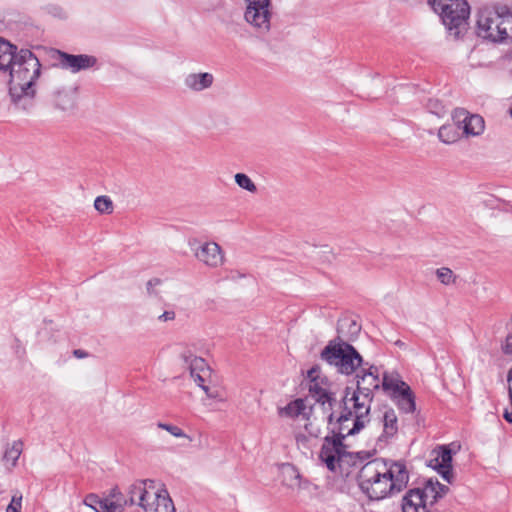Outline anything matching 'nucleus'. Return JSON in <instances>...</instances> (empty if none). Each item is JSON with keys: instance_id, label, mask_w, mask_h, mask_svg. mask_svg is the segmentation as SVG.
<instances>
[{"instance_id": "obj_46", "label": "nucleus", "mask_w": 512, "mask_h": 512, "mask_svg": "<svg viewBox=\"0 0 512 512\" xmlns=\"http://www.w3.org/2000/svg\"><path fill=\"white\" fill-rule=\"evenodd\" d=\"M440 487L441 488H438V490L441 492V497H443L447 493L448 488L445 485H442L441 483H440Z\"/></svg>"}, {"instance_id": "obj_12", "label": "nucleus", "mask_w": 512, "mask_h": 512, "mask_svg": "<svg viewBox=\"0 0 512 512\" xmlns=\"http://www.w3.org/2000/svg\"><path fill=\"white\" fill-rule=\"evenodd\" d=\"M452 117L456 126L462 129L466 137L479 136L484 131V119L478 114H470L467 110L458 108L454 110Z\"/></svg>"}, {"instance_id": "obj_47", "label": "nucleus", "mask_w": 512, "mask_h": 512, "mask_svg": "<svg viewBox=\"0 0 512 512\" xmlns=\"http://www.w3.org/2000/svg\"><path fill=\"white\" fill-rule=\"evenodd\" d=\"M507 381L512 382V368L508 371Z\"/></svg>"}, {"instance_id": "obj_44", "label": "nucleus", "mask_w": 512, "mask_h": 512, "mask_svg": "<svg viewBox=\"0 0 512 512\" xmlns=\"http://www.w3.org/2000/svg\"><path fill=\"white\" fill-rule=\"evenodd\" d=\"M73 354L77 358H84L87 356V353L84 350L76 349L73 351Z\"/></svg>"}, {"instance_id": "obj_6", "label": "nucleus", "mask_w": 512, "mask_h": 512, "mask_svg": "<svg viewBox=\"0 0 512 512\" xmlns=\"http://www.w3.org/2000/svg\"><path fill=\"white\" fill-rule=\"evenodd\" d=\"M356 387H346L343 397L352 401L354 405L360 406L366 411H371V404L374 399V391L380 388L378 368H359L356 372Z\"/></svg>"}, {"instance_id": "obj_39", "label": "nucleus", "mask_w": 512, "mask_h": 512, "mask_svg": "<svg viewBox=\"0 0 512 512\" xmlns=\"http://www.w3.org/2000/svg\"><path fill=\"white\" fill-rule=\"evenodd\" d=\"M202 390L205 392V394L208 398L221 400L219 391L216 388H210L209 386H202Z\"/></svg>"}, {"instance_id": "obj_40", "label": "nucleus", "mask_w": 512, "mask_h": 512, "mask_svg": "<svg viewBox=\"0 0 512 512\" xmlns=\"http://www.w3.org/2000/svg\"><path fill=\"white\" fill-rule=\"evenodd\" d=\"M161 280L158 278H153L149 280L146 284V289L149 295H156L157 293L154 291V288L160 285Z\"/></svg>"}, {"instance_id": "obj_17", "label": "nucleus", "mask_w": 512, "mask_h": 512, "mask_svg": "<svg viewBox=\"0 0 512 512\" xmlns=\"http://www.w3.org/2000/svg\"><path fill=\"white\" fill-rule=\"evenodd\" d=\"M146 481L136 482L129 487L126 505H138L142 507L145 501L151 499V492L146 489Z\"/></svg>"}, {"instance_id": "obj_3", "label": "nucleus", "mask_w": 512, "mask_h": 512, "mask_svg": "<svg viewBox=\"0 0 512 512\" xmlns=\"http://www.w3.org/2000/svg\"><path fill=\"white\" fill-rule=\"evenodd\" d=\"M477 35L493 43L512 39V12L506 5L484 7L477 15Z\"/></svg>"}, {"instance_id": "obj_48", "label": "nucleus", "mask_w": 512, "mask_h": 512, "mask_svg": "<svg viewBox=\"0 0 512 512\" xmlns=\"http://www.w3.org/2000/svg\"><path fill=\"white\" fill-rule=\"evenodd\" d=\"M510 115H511V117H512V109L510 110Z\"/></svg>"}, {"instance_id": "obj_27", "label": "nucleus", "mask_w": 512, "mask_h": 512, "mask_svg": "<svg viewBox=\"0 0 512 512\" xmlns=\"http://www.w3.org/2000/svg\"><path fill=\"white\" fill-rule=\"evenodd\" d=\"M458 127L453 125H443L438 131L440 141L445 144L455 143L459 139Z\"/></svg>"}, {"instance_id": "obj_1", "label": "nucleus", "mask_w": 512, "mask_h": 512, "mask_svg": "<svg viewBox=\"0 0 512 512\" xmlns=\"http://www.w3.org/2000/svg\"><path fill=\"white\" fill-rule=\"evenodd\" d=\"M8 66L0 70V74L9 77V96L14 107L30 112L34 107L36 80L40 76L41 63L38 57L28 49L17 51L10 43Z\"/></svg>"}, {"instance_id": "obj_9", "label": "nucleus", "mask_w": 512, "mask_h": 512, "mask_svg": "<svg viewBox=\"0 0 512 512\" xmlns=\"http://www.w3.org/2000/svg\"><path fill=\"white\" fill-rule=\"evenodd\" d=\"M245 20L259 31L266 33L270 29V0H246Z\"/></svg>"}, {"instance_id": "obj_14", "label": "nucleus", "mask_w": 512, "mask_h": 512, "mask_svg": "<svg viewBox=\"0 0 512 512\" xmlns=\"http://www.w3.org/2000/svg\"><path fill=\"white\" fill-rule=\"evenodd\" d=\"M318 372L317 368H311L308 371V378H310L308 384L309 396L313 398L317 403H320L324 410H332L333 402L335 399L325 387L318 381L316 373Z\"/></svg>"}, {"instance_id": "obj_19", "label": "nucleus", "mask_w": 512, "mask_h": 512, "mask_svg": "<svg viewBox=\"0 0 512 512\" xmlns=\"http://www.w3.org/2000/svg\"><path fill=\"white\" fill-rule=\"evenodd\" d=\"M360 330L361 327L355 320L345 318L339 320L337 325V336L335 338H340L342 341H347L349 343L357 338Z\"/></svg>"}, {"instance_id": "obj_37", "label": "nucleus", "mask_w": 512, "mask_h": 512, "mask_svg": "<svg viewBox=\"0 0 512 512\" xmlns=\"http://www.w3.org/2000/svg\"><path fill=\"white\" fill-rule=\"evenodd\" d=\"M84 504L98 512V508L103 504V499L96 494H89L85 497Z\"/></svg>"}, {"instance_id": "obj_5", "label": "nucleus", "mask_w": 512, "mask_h": 512, "mask_svg": "<svg viewBox=\"0 0 512 512\" xmlns=\"http://www.w3.org/2000/svg\"><path fill=\"white\" fill-rule=\"evenodd\" d=\"M322 361L346 376L353 375L363 366L364 360L360 353L347 341L333 338L320 353Z\"/></svg>"}, {"instance_id": "obj_21", "label": "nucleus", "mask_w": 512, "mask_h": 512, "mask_svg": "<svg viewBox=\"0 0 512 512\" xmlns=\"http://www.w3.org/2000/svg\"><path fill=\"white\" fill-rule=\"evenodd\" d=\"M53 103L55 108L70 112L75 108V93L71 90H58L54 93Z\"/></svg>"}, {"instance_id": "obj_13", "label": "nucleus", "mask_w": 512, "mask_h": 512, "mask_svg": "<svg viewBox=\"0 0 512 512\" xmlns=\"http://www.w3.org/2000/svg\"><path fill=\"white\" fill-rule=\"evenodd\" d=\"M54 53L57 55L56 59L61 68L69 70L72 73H78L81 70H87L94 67L97 63V58L92 55H73L59 50H56Z\"/></svg>"}, {"instance_id": "obj_42", "label": "nucleus", "mask_w": 512, "mask_h": 512, "mask_svg": "<svg viewBox=\"0 0 512 512\" xmlns=\"http://www.w3.org/2000/svg\"><path fill=\"white\" fill-rule=\"evenodd\" d=\"M429 107L432 109V112L436 115L440 116L444 113V107L438 103V101L430 100Z\"/></svg>"}, {"instance_id": "obj_24", "label": "nucleus", "mask_w": 512, "mask_h": 512, "mask_svg": "<svg viewBox=\"0 0 512 512\" xmlns=\"http://www.w3.org/2000/svg\"><path fill=\"white\" fill-rule=\"evenodd\" d=\"M281 417L295 418L298 416L307 417V406L303 399H296L288 403L285 407L278 409Z\"/></svg>"}, {"instance_id": "obj_11", "label": "nucleus", "mask_w": 512, "mask_h": 512, "mask_svg": "<svg viewBox=\"0 0 512 512\" xmlns=\"http://www.w3.org/2000/svg\"><path fill=\"white\" fill-rule=\"evenodd\" d=\"M179 358L190 371L191 377L195 383L202 389L205 385V378L210 374L209 367L202 357L196 356L190 348L183 347L179 353Z\"/></svg>"}, {"instance_id": "obj_2", "label": "nucleus", "mask_w": 512, "mask_h": 512, "mask_svg": "<svg viewBox=\"0 0 512 512\" xmlns=\"http://www.w3.org/2000/svg\"><path fill=\"white\" fill-rule=\"evenodd\" d=\"M409 482L406 465L382 458L367 462L359 471L358 484L370 500H382L400 493Z\"/></svg>"}, {"instance_id": "obj_16", "label": "nucleus", "mask_w": 512, "mask_h": 512, "mask_svg": "<svg viewBox=\"0 0 512 512\" xmlns=\"http://www.w3.org/2000/svg\"><path fill=\"white\" fill-rule=\"evenodd\" d=\"M214 83V75L209 72L189 73L184 78V86L192 92H202Z\"/></svg>"}, {"instance_id": "obj_43", "label": "nucleus", "mask_w": 512, "mask_h": 512, "mask_svg": "<svg viewBox=\"0 0 512 512\" xmlns=\"http://www.w3.org/2000/svg\"><path fill=\"white\" fill-rule=\"evenodd\" d=\"M174 318H175L174 311H165L158 317V319L163 322L174 320Z\"/></svg>"}, {"instance_id": "obj_26", "label": "nucleus", "mask_w": 512, "mask_h": 512, "mask_svg": "<svg viewBox=\"0 0 512 512\" xmlns=\"http://www.w3.org/2000/svg\"><path fill=\"white\" fill-rule=\"evenodd\" d=\"M23 443L20 440L14 441L11 447H8L4 455L2 457V461L4 462L5 467L8 470L14 468L17 464V461L22 453Z\"/></svg>"}, {"instance_id": "obj_41", "label": "nucleus", "mask_w": 512, "mask_h": 512, "mask_svg": "<svg viewBox=\"0 0 512 512\" xmlns=\"http://www.w3.org/2000/svg\"><path fill=\"white\" fill-rule=\"evenodd\" d=\"M510 325L511 328L509 334L506 336L504 350L506 353L512 354V314L510 318Z\"/></svg>"}, {"instance_id": "obj_25", "label": "nucleus", "mask_w": 512, "mask_h": 512, "mask_svg": "<svg viewBox=\"0 0 512 512\" xmlns=\"http://www.w3.org/2000/svg\"><path fill=\"white\" fill-rule=\"evenodd\" d=\"M440 487L439 482H433L429 480L423 489H420L423 503L426 509L430 511V508L441 498V492L438 490Z\"/></svg>"}, {"instance_id": "obj_31", "label": "nucleus", "mask_w": 512, "mask_h": 512, "mask_svg": "<svg viewBox=\"0 0 512 512\" xmlns=\"http://www.w3.org/2000/svg\"><path fill=\"white\" fill-rule=\"evenodd\" d=\"M10 42L0 37V70L8 66L10 57Z\"/></svg>"}, {"instance_id": "obj_28", "label": "nucleus", "mask_w": 512, "mask_h": 512, "mask_svg": "<svg viewBox=\"0 0 512 512\" xmlns=\"http://www.w3.org/2000/svg\"><path fill=\"white\" fill-rule=\"evenodd\" d=\"M146 512H175L174 504L166 490L158 495V508H146Z\"/></svg>"}, {"instance_id": "obj_8", "label": "nucleus", "mask_w": 512, "mask_h": 512, "mask_svg": "<svg viewBox=\"0 0 512 512\" xmlns=\"http://www.w3.org/2000/svg\"><path fill=\"white\" fill-rule=\"evenodd\" d=\"M189 246L197 261L209 268H218L225 262V254L221 246L214 241L200 242L193 239Z\"/></svg>"}, {"instance_id": "obj_10", "label": "nucleus", "mask_w": 512, "mask_h": 512, "mask_svg": "<svg viewBox=\"0 0 512 512\" xmlns=\"http://www.w3.org/2000/svg\"><path fill=\"white\" fill-rule=\"evenodd\" d=\"M343 439L328 433L325 436L319 458L330 471H335L337 463L346 454V446Z\"/></svg>"}, {"instance_id": "obj_36", "label": "nucleus", "mask_w": 512, "mask_h": 512, "mask_svg": "<svg viewBox=\"0 0 512 512\" xmlns=\"http://www.w3.org/2000/svg\"><path fill=\"white\" fill-rule=\"evenodd\" d=\"M307 418V423L305 424V430L307 431V433L312 436V437H319L321 435V428H320V425L317 423V420L316 418L314 419H310L309 417H306Z\"/></svg>"}, {"instance_id": "obj_45", "label": "nucleus", "mask_w": 512, "mask_h": 512, "mask_svg": "<svg viewBox=\"0 0 512 512\" xmlns=\"http://www.w3.org/2000/svg\"><path fill=\"white\" fill-rule=\"evenodd\" d=\"M503 417L507 422L512 423V412L506 410L503 414Z\"/></svg>"}, {"instance_id": "obj_23", "label": "nucleus", "mask_w": 512, "mask_h": 512, "mask_svg": "<svg viewBox=\"0 0 512 512\" xmlns=\"http://www.w3.org/2000/svg\"><path fill=\"white\" fill-rule=\"evenodd\" d=\"M383 433L380 438H392L398 432V418L396 412L392 408H388L383 412L382 416Z\"/></svg>"}, {"instance_id": "obj_18", "label": "nucleus", "mask_w": 512, "mask_h": 512, "mask_svg": "<svg viewBox=\"0 0 512 512\" xmlns=\"http://www.w3.org/2000/svg\"><path fill=\"white\" fill-rule=\"evenodd\" d=\"M402 512H429L423 503L420 488L410 489L402 499Z\"/></svg>"}, {"instance_id": "obj_30", "label": "nucleus", "mask_w": 512, "mask_h": 512, "mask_svg": "<svg viewBox=\"0 0 512 512\" xmlns=\"http://www.w3.org/2000/svg\"><path fill=\"white\" fill-rule=\"evenodd\" d=\"M234 179L236 184L240 188L251 193H255L257 191L255 183L251 180V178L248 175L244 173H237L235 174Z\"/></svg>"}, {"instance_id": "obj_15", "label": "nucleus", "mask_w": 512, "mask_h": 512, "mask_svg": "<svg viewBox=\"0 0 512 512\" xmlns=\"http://www.w3.org/2000/svg\"><path fill=\"white\" fill-rule=\"evenodd\" d=\"M437 455L432 460L433 467L441 474V476L449 483L453 478L452 473V452L447 446H440Z\"/></svg>"}, {"instance_id": "obj_38", "label": "nucleus", "mask_w": 512, "mask_h": 512, "mask_svg": "<svg viewBox=\"0 0 512 512\" xmlns=\"http://www.w3.org/2000/svg\"><path fill=\"white\" fill-rule=\"evenodd\" d=\"M163 494V491L161 492H151V499L145 501V503L142 505V509L146 512V508H158V495Z\"/></svg>"}, {"instance_id": "obj_34", "label": "nucleus", "mask_w": 512, "mask_h": 512, "mask_svg": "<svg viewBox=\"0 0 512 512\" xmlns=\"http://www.w3.org/2000/svg\"><path fill=\"white\" fill-rule=\"evenodd\" d=\"M98 512H123V504L118 500L103 498V504L98 508Z\"/></svg>"}, {"instance_id": "obj_32", "label": "nucleus", "mask_w": 512, "mask_h": 512, "mask_svg": "<svg viewBox=\"0 0 512 512\" xmlns=\"http://www.w3.org/2000/svg\"><path fill=\"white\" fill-rule=\"evenodd\" d=\"M437 279L444 285L455 283L456 275L450 268L442 267L436 270Z\"/></svg>"}, {"instance_id": "obj_29", "label": "nucleus", "mask_w": 512, "mask_h": 512, "mask_svg": "<svg viewBox=\"0 0 512 512\" xmlns=\"http://www.w3.org/2000/svg\"><path fill=\"white\" fill-rule=\"evenodd\" d=\"M94 208L101 214H111L114 206L110 197L102 195L96 197L94 201Z\"/></svg>"}, {"instance_id": "obj_22", "label": "nucleus", "mask_w": 512, "mask_h": 512, "mask_svg": "<svg viewBox=\"0 0 512 512\" xmlns=\"http://www.w3.org/2000/svg\"><path fill=\"white\" fill-rule=\"evenodd\" d=\"M409 386L406 382L402 381L398 375H390L385 373L380 383L383 391L390 397H394L401 390Z\"/></svg>"}, {"instance_id": "obj_4", "label": "nucleus", "mask_w": 512, "mask_h": 512, "mask_svg": "<svg viewBox=\"0 0 512 512\" xmlns=\"http://www.w3.org/2000/svg\"><path fill=\"white\" fill-rule=\"evenodd\" d=\"M341 413L335 418L334 412L329 410L327 415V428L330 434L341 439L359 433L370 421V411L344 397L340 401Z\"/></svg>"}, {"instance_id": "obj_33", "label": "nucleus", "mask_w": 512, "mask_h": 512, "mask_svg": "<svg viewBox=\"0 0 512 512\" xmlns=\"http://www.w3.org/2000/svg\"><path fill=\"white\" fill-rule=\"evenodd\" d=\"M157 427L160 429L166 430L167 432H169L172 436H174L176 438H186L189 441L192 440L190 438V436H188L180 427H178L176 425L158 422Z\"/></svg>"}, {"instance_id": "obj_20", "label": "nucleus", "mask_w": 512, "mask_h": 512, "mask_svg": "<svg viewBox=\"0 0 512 512\" xmlns=\"http://www.w3.org/2000/svg\"><path fill=\"white\" fill-rule=\"evenodd\" d=\"M403 413H414L416 410L415 396L410 386L404 387L398 394L391 398Z\"/></svg>"}, {"instance_id": "obj_35", "label": "nucleus", "mask_w": 512, "mask_h": 512, "mask_svg": "<svg viewBox=\"0 0 512 512\" xmlns=\"http://www.w3.org/2000/svg\"><path fill=\"white\" fill-rule=\"evenodd\" d=\"M23 495L19 490H14L11 501L6 507V512H21Z\"/></svg>"}, {"instance_id": "obj_7", "label": "nucleus", "mask_w": 512, "mask_h": 512, "mask_svg": "<svg viewBox=\"0 0 512 512\" xmlns=\"http://www.w3.org/2000/svg\"><path fill=\"white\" fill-rule=\"evenodd\" d=\"M433 10L438 13L444 25L454 34L460 33V27L466 24L470 9L466 0H428Z\"/></svg>"}]
</instances>
